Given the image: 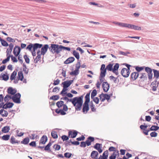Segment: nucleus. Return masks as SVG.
<instances>
[{"instance_id": "09e8293b", "label": "nucleus", "mask_w": 159, "mask_h": 159, "mask_svg": "<svg viewBox=\"0 0 159 159\" xmlns=\"http://www.w3.org/2000/svg\"><path fill=\"white\" fill-rule=\"evenodd\" d=\"M159 129V127L155 125H152L150 129L151 130H157Z\"/></svg>"}, {"instance_id": "72a5a7b5", "label": "nucleus", "mask_w": 159, "mask_h": 159, "mask_svg": "<svg viewBox=\"0 0 159 159\" xmlns=\"http://www.w3.org/2000/svg\"><path fill=\"white\" fill-rule=\"evenodd\" d=\"M73 54L74 56L77 58V60L80 59V55L79 53L77 52L74 50L73 51Z\"/></svg>"}, {"instance_id": "c756f323", "label": "nucleus", "mask_w": 159, "mask_h": 159, "mask_svg": "<svg viewBox=\"0 0 159 159\" xmlns=\"http://www.w3.org/2000/svg\"><path fill=\"white\" fill-rule=\"evenodd\" d=\"M139 78L143 81L146 80L147 76L146 74L145 73H142L140 75Z\"/></svg>"}, {"instance_id": "e433bc0d", "label": "nucleus", "mask_w": 159, "mask_h": 159, "mask_svg": "<svg viewBox=\"0 0 159 159\" xmlns=\"http://www.w3.org/2000/svg\"><path fill=\"white\" fill-rule=\"evenodd\" d=\"M10 137L9 135H4L2 137V139L3 140L7 141L8 140Z\"/></svg>"}, {"instance_id": "bf43d9fd", "label": "nucleus", "mask_w": 159, "mask_h": 159, "mask_svg": "<svg viewBox=\"0 0 159 159\" xmlns=\"http://www.w3.org/2000/svg\"><path fill=\"white\" fill-rule=\"evenodd\" d=\"M151 87L152 88V90L153 91H155L157 90V86H156V84H153V83H151Z\"/></svg>"}, {"instance_id": "9d476101", "label": "nucleus", "mask_w": 159, "mask_h": 159, "mask_svg": "<svg viewBox=\"0 0 159 159\" xmlns=\"http://www.w3.org/2000/svg\"><path fill=\"white\" fill-rule=\"evenodd\" d=\"M89 109V103L84 102L83 107V113L84 114L86 113Z\"/></svg>"}, {"instance_id": "a18cd8bd", "label": "nucleus", "mask_w": 159, "mask_h": 159, "mask_svg": "<svg viewBox=\"0 0 159 159\" xmlns=\"http://www.w3.org/2000/svg\"><path fill=\"white\" fill-rule=\"evenodd\" d=\"M90 106L91 110L92 111L95 112L96 111V109L95 108V105L93 104L92 102H91Z\"/></svg>"}, {"instance_id": "603ef678", "label": "nucleus", "mask_w": 159, "mask_h": 159, "mask_svg": "<svg viewBox=\"0 0 159 159\" xmlns=\"http://www.w3.org/2000/svg\"><path fill=\"white\" fill-rule=\"evenodd\" d=\"M64 157L67 158H70L72 156V154L70 152H66L64 154Z\"/></svg>"}, {"instance_id": "473e14b6", "label": "nucleus", "mask_w": 159, "mask_h": 159, "mask_svg": "<svg viewBox=\"0 0 159 159\" xmlns=\"http://www.w3.org/2000/svg\"><path fill=\"white\" fill-rule=\"evenodd\" d=\"M29 138L28 137H27L25 138L23 141H21V143L22 144H27L29 143Z\"/></svg>"}, {"instance_id": "f8f14e48", "label": "nucleus", "mask_w": 159, "mask_h": 159, "mask_svg": "<svg viewBox=\"0 0 159 159\" xmlns=\"http://www.w3.org/2000/svg\"><path fill=\"white\" fill-rule=\"evenodd\" d=\"M48 48V44H45L41 49L40 52L41 55H44L47 52Z\"/></svg>"}, {"instance_id": "1a4fd4ad", "label": "nucleus", "mask_w": 159, "mask_h": 159, "mask_svg": "<svg viewBox=\"0 0 159 159\" xmlns=\"http://www.w3.org/2000/svg\"><path fill=\"white\" fill-rule=\"evenodd\" d=\"M17 78L18 79V80H15L14 81V82L15 84L18 83V80H20L21 81H22L23 80L24 76L22 71H20L18 72Z\"/></svg>"}, {"instance_id": "dca6fc26", "label": "nucleus", "mask_w": 159, "mask_h": 159, "mask_svg": "<svg viewBox=\"0 0 159 159\" xmlns=\"http://www.w3.org/2000/svg\"><path fill=\"white\" fill-rule=\"evenodd\" d=\"M101 146H102V144L96 143L94 146V148L97 150L99 153H101L102 152V150L101 148Z\"/></svg>"}, {"instance_id": "79ce46f5", "label": "nucleus", "mask_w": 159, "mask_h": 159, "mask_svg": "<svg viewBox=\"0 0 159 159\" xmlns=\"http://www.w3.org/2000/svg\"><path fill=\"white\" fill-rule=\"evenodd\" d=\"M113 64H109L106 66L107 70L109 71H112Z\"/></svg>"}, {"instance_id": "39448f33", "label": "nucleus", "mask_w": 159, "mask_h": 159, "mask_svg": "<svg viewBox=\"0 0 159 159\" xmlns=\"http://www.w3.org/2000/svg\"><path fill=\"white\" fill-rule=\"evenodd\" d=\"M56 105L58 108H60L63 106V110L65 111H67L68 110V108L67 107L66 105L64 104V102L62 101H61L58 102L56 103Z\"/></svg>"}, {"instance_id": "0e129e2a", "label": "nucleus", "mask_w": 159, "mask_h": 159, "mask_svg": "<svg viewBox=\"0 0 159 159\" xmlns=\"http://www.w3.org/2000/svg\"><path fill=\"white\" fill-rule=\"evenodd\" d=\"M68 137H69L68 136L67 137L65 135H63L61 136V139L63 141H65L68 140L69 139Z\"/></svg>"}, {"instance_id": "2eb2a0df", "label": "nucleus", "mask_w": 159, "mask_h": 159, "mask_svg": "<svg viewBox=\"0 0 159 159\" xmlns=\"http://www.w3.org/2000/svg\"><path fill=\"white\" fill-rule=\"evenodd\" d=\"M119 68V65L118 63H116L114 66V67L112 69V72L114 73L116 75H118V70Z\"/></svg>"}, {"instance_id": "69168bd1", "label": "nucleus", "mask_w": 159, "mask_h": 159, "mask_svg": "<svg viewBox=\"0 0 159 159\" xmlns=\"http://www.w3.org/2000/svg\"><path fill=\"white\" fill-rule=\"evenodd\" d=\"M110 79L111 80H113L114 83H116L117 81V78L114 77L113 76L111 75L110 76Z\"/></svg>"}, {"instance_id": "0eeeda50", "label": "nucleus", "mask_w": 159, "mask_h": 159, "mask_svg": "<svg viewBox=\"0 0 159 159\" xmlns=\"http://www.w3.org/2000/svg\"><path fill=\"white\" fill-rule=\"evenodd\" d=\"M121 75L125 77H128L129 74V69L126 68H123L121 71Z\"/></svg>"}, {"instance_id": "338daca9", "label": "nucleus", "mask_w": 159, "mask_h": 159, "mask_svg": "<svg viewBox=\"0 0 159 159\" xmlns=\"http://www.w3.org/2000/svg\"><path fill=\"white\" fill-rule=\"evenodd\" d=\"M157 133L156 132H152L150 134V136L151 137H156L157 136Z\"/></svg>"}, {"instance_id": "774afa93", "label": "nucleus", "mask_w": 159, "mask_h": 159, "mask_svg": "<svg viewBox=\"0 0 159 159\" xmlns=\"http://www.w3.org/2000/svg\"><path fill=\"white\" fill-rule=\"evenodd\" d=\"M144 68L143 67H139L137 66L136 67L135 69L138 72H140Z\"/></svg>"}, {"instance_id": "864d4df0", "label": "nucleus", "mask_w": 159, "mask_h": 159, "mask_svg": "<svg viewBox=\"0 0 159 159\" xmlns=\"http://www.w3.org/2000/svg\"><path fill=\"white\" fill-rule=\"evenodd\" d=\"M24 57L25 59L26 62L28 64L30 63V59L26 55L24 56Z\"/></svg>"}, {"instance_id": "6e6d98bb", "label": "nucleus", "mask_w": 159, "mask_h": 159, "mask_svg": "<svg viewBox=\"0 0 159 159\" xmlns=\"http://www.w3.org/2000/svg\"><path fill=\"white\" fill-rule=\"evenodd\" d=\"M53 148L55 150H59L61 148V147L60 145L58 144H55L53 146Z\"/></svg>"}, {"instance_id": "9b49d317", "label": "nucleus", "mask_w": 159, "mask_h": 159, "mask_svg": "<svg viewBox=\"0 0 159 159\" xmlns=\"http://www.w3.org/2000/svg\"><path fill=\"white\" fill-rule=\"evenodd\" d=\"M102 87L103 91L107 92L109 89V85L107 82H104L102 84Z\"/></svg>"}, {"instance_id": "c85d7f7f", "label": "nucleus", "mask_w": 159, "mask_h": 159, "mask_svg": "<svg viewBox=\"0 0 159 159\" xmlns=\"http://www.w3.org/2000/svg\"><path fill=\"white\" fill-rule=\"evenodd\" d=\"M42 46V45L39 43H35L33 44V49L35 50L38 48H40Z\"/></svg>"}, {"instance_id": "bb28decb", "label": "nucleus", "mask_w": 159, "mask_h": 159, "mask_svg": "<svg viewBox=\"0 0 159 159\" xmlns=\"http://www.w3.org/2000/svg\"><path fill=\"white\" fill-rule=\"evenodd\" d=\"M48 140V138L46 136H43L40 139V143H41L42 144H45L46 142Z\"/></svg>"}, {"instance_id": "7c9ffc66", "label": "nucleus", "mask_w": 159, "mask_h": 159, "mask_svg": "<svg viewBox=\"0 0 159 159\" xmlns=\"http://www.w3.org/2000/svg\"><path fill=\"white\" fill-rule=\"evenodd\" d=\"M10 129L9 126H6L2 128V131L4 133H7L9 132Z\"/></svg>"}, {"instance_id": "4be33fe9", "label": "nucleus", "mask_w": 159, "mask_h": 159, "mask_svg": "<svg viewBox=\"0 0 159 159\" xmlns=\"http://www.w3.org/2000/svg\"><path fill=\"white\" fill-rule=\"evenodd\" d=\"M7 92L8 94L14 95L16 93V91L13 89L12 88L9 87L7 89Z\"/></svg>"}, {"instance_id": "de8ad7c7", "label": "nucleus", "mask_w": 159, "mask_h": 159, "mask_svg": "<svg viewBox=\"0 0 159 159\" xmlns=\"http://www.w3.org/2000/svg\"><path fill=\"white\" fill-rule=\"evenodd\" d=\"M26 49L31 51L33 50V44H31L28 45L26 48Z\"/></svg>"}, {"instance_id": "c9c22d12", "label": "nucleus", "mask_w": 159, "mask_h": 159, "mask_svg": "<svg viewBox=\"0 0 159 159\" xmlns=\"http://www.w3.org/2000/svg\"><path fill=\"white\" fill-rule=\"evenodd\" d=\"M85 99L84 102L89 103L90 101V93H88L86 94L85 97Z\"/></svg>"}, {"instance_id": "412c9836", "label": "nucleus", "mask_w": 159, "mask_h": 159, "mask_svg": "<svg viewBox=\"0 0 159 159\" xmlns=\"http://www.w3.org/2000/svg\"><path fill=\"white\" fill-rule=\"evenodd\" d=\"M119 155L118 151H115L112 155L109 157V159H115L116 157L119 156Z\"/></svg>"}, {"instance_id": "20e7f679", "label": "nucleus", "mask_w": 159, "mask_h": 159, "mask_svg": "<svg viewBox=\"0 0 159 159\" xmlns=\"http://www.w3.org/2000/svg\"><path fill=\"white\" fill-rule=\"evenodd\" d=\"M21 95L19 93H17L12 97V99L13 102L17 103H20V98Z\"/></svg>"}, {"instance_id": "37998d69", "label": "nucleus", "mask_w": 159, "mask_h": 159, "mask_svg": "<svg viewBox=\"0 0 159 159\" xmlns=\"http://www.w3.org/2000/svg\"><path fill=\"white\" fill-rule=\"evenodd\" d=\"M12 97L11 96L9 95H7L6 96H5L4 98V100L5 102H7L10 99H12Z\"/></svg>"}, {"instance_id": "4468645a", "label": "nucleus", "mask_w": 159, "mask_h": 159, "mask_svg": "<svg viewBox=\"0 0 159 159\" xmlns=\"http://www.w3.org/2000/svg\"><path fill=\"white\" fill-rule=\"evenodd\" d=\"M108 152L107 150L104 152L102 155H100L98 159H107L108 157Z\"/></svg>"}, {"instance_id": "cd10ccee", "label": "nucleus", "mask_w": 159, "mask_h": 159, "mask_svg": "<svg viewBox=\"0 0 159 159\" xmlns=\"http://www.w3.org/2000/svg\"><path fill=\"white\" fill-rule=\"evenodd\" d=\"M63 108L62 109H57L55 110V112L57 114L60 113L61 115H63L66 114V113L64 111Z\"/></svg>"}, {"instance_id": "052dcab7", "label": "nucleus", "mask_w": 159, "mask_h": 159, "mask_svg": "<svg viewBox=\"0 0 159 159\" xmlns=\"http://www.w3.org/2000/svg\"><path fill=\"white\" fill-rule=\"evenodd\" d=\"M145 70L148 73H150L152 72V69L148 67H146L145 69Z\"/></svg>"}, {"instance_id": "6e6552de", "label": "nucleus", "mask_w": 159, "mask_h": 159, "mask_svg": "<svg viewBox=\"0 0 159 159\" xmlns=\"http://www.w3.org/2000/svg\"><path fill=\"white\" fill-rule=\"evenodd\" d=\"M78 132L76 130H72L68 132V137L71 138H75L78 134Z\"/></svg>"}, {"instance_id": "ea45409f", "label": "nucleus", "mask_w": 159, "mask_h": 159, "mask_svg": "<svg viewBox=\"0 0 159 159\" xmlns=\"http://www.w3.org/2000/svg\"><path fill=\"white\" fill-rule=\"evenodd\" d=\"M51 135L54 139H57L58 138V135L57 132L55 131H53L51 133Z\"/></svg>"}, {"instance_id": "f3484780", "label": "nucleus", "mask_w": 159, "mask_h": 159, "mask_svg": "<svg viewBox=\"0 0 159 159\" xmlns=\"http://www.w3.org/2000/svg\"><path fill=\"white\" fill-rule=\"evenodd\" d=\"M94 140V139L93 137H89L87 138V140L85 142L86 145L87 146H89L91 144L92 142H93Z\"/></svg>"}, {"instance_id": "c03bdc74", "label": "nucleus", "mask_w": 159, "mask_h": 159, "mask_svg": "<svg viewBox=\"0 0 159 159\" xmlns=\"http://www.w3.org/2000/svg\"><path fill=\"white\" fill-rule=\"evenodd\" d=\"M154 75L155 77L157 78L159 77V72L155 70H153Z\"/></svg>"}, {"instance_id": "aec40b11", "label": "nucleus", "mask_w": 159, "mask_h": 159, "mask_svg": "<svg viewBox=\"0 0 159 159\" xmlns=\"http://www.w3.org/2000/svg\"><path fill=\"white\" fill-rule=\"evenodd\" d=\"M128 28H130L132 29H134L136 30H141V28L140 27L136 26L134 25H132L130 24H129Z\"/></svg>"}, {"instance_id": "e2e57ef3", "label": "nucleus", "mask_w": 159, "mask_h": 159, "mask_svg": "<svg viewBox=\"0 0 159 159\" xmlns=\"http://www.w3.org/2000/svg\"><path fill=\"white\" fill-rule=\"evenodd\" d=\"M61 51L63 49L64 50H66L68 51H70V48L67 47H65L62 45H61Z\"/></svg>"}, {"instance_id": "6ab92c4d", "label": "nucleus", "mask_w": 159, "mask_h": 159, "mask_svg": "<svg viewBox=\"0 0 159 159\" xmlns=\"http://www.w3.org/2000/svg\"><path fill=\"white\" fill-rule=\"evenodd\" d=\"M72 80H70L69 81H66L62 83V84L63 85V88H66L69 87L72 82Z\"/></svg>"}, {"instance_id": "5701e85b", "label": "nucleus", "mask_w": 159, "mask_h": 159, "mask_svg": "<svg viewBox=\"0 0 159 159\" xmlns=\"http://www.w3.org/2000/svg\"><path fill=\"white\" fill-rule=\"evenodd\" d=\"M40 51H38L37 52V56L34 59V63H37L41 59V54Z\"/></svg>"}, {"instance_id": "b1692460", "label": "nucleus", "mask_w": 159, "mask_h": 159, "mask_svg": "<svg viewBox=\"0 0 159 159\" xmlns=\"http://www.w3.org/2000/svg\"><path fill=\"white\" fill-rule=\"evenodd\" d=\"M139 73L137 72H133L131 75V77L133 80H136L139 76Z\"/></svg>"}, {"instance_id": "f257e3e1", "label": "nucleus", "mask_w": 159, "mask_h": 159, "mask_svg": "<svg viewBox=\"0 0 159 159\" xmlns=\"http://www.w3.org/2000/svg\"><path fill=\"white\" fill-rule=\"evenodd\" d=\"M83 96L80 97H75L72 99H70L67 97H65L61 98L64 100H66L67 102L69 101L72 102L73 106L75 107V110L79 111L81 110L82 108V106L83 103Z\"/></svg>"}, {"instance_id": "13d9d810", "label": "nucleus", "mask_w": 159, "mask_h": 159, "mask_svg": "<svg viewBox=\"0 0 159 159\" xmlns=\"http://www.w3.org/2000/svg\"><path fill=\"white\" fill-rule=\"evenodd\" d=\"M52 145L51 143H49L45 147L44 150L46 151L50 149V147Z\"/></svg>"}, {"instance_id": "423d86ee", "label": "nucleus", "mask_w": 159, "mask_h": 159, "mask_svg": "<svg viewBox=\"0 0 159 159\" xmlns=\"http://www.w3.org/2000/svg\"><path fill=\"white\" fill-rule=\"evenodd\" d=\"M111 95H109L107 94L102 93L99 96L101 102L104 101L106 99L107 101L110 99Z\"/></svg>"}, {"instance_id": "5fc2aeb1", "label": "nucleus", "mask_w": 159, "mask_h": 159, "mask_svg": "<svg viewBox=\"0 0 159 159\" xmlns=\"http://www.w3.org/2000/svg\"><path fill=\"white\" fill-rule=\"evenodd\" d=\"M59 96L57 95H54L51 97L50 99H52L54 100H57L59 99Z\"/></svg>"}, {"instance_id": "f704fd0d", "label": "nucleus", "mask_w": 159, "mask_h": 159, "mask_svg": "<svg viewBox=\"0 0 159 159\" xmlns=\"http://www.w3.org/2000/svg\"><path fill=\"white\" fill-rule=\"evenodd\" d=\"M10 142L12 144L18 143V142L16 140L14 136H12L10 139Z\"/></svg>"}, {"instance_id": "a211bd4d", "label": "nucleus", "mask_w": 159, "mask_h": 159, "mask_svg": "<svg viewBox=\"0 0 159 159\" xmlns=\"http://www.w3.org/2000/svg\"><path fill=\"white\" fill-rule=\"evenodd\" d=\"M98 155V152L95 151H93L91 153L90 157L93 159H98L97 157Z\"/></svg>"}, {"instance_id": "f03ea898", "label": "nucleus", "mask_w": 159, "mask_h": 159, "mask_svg": "<svg viewBox=\"0 0 159 159\" xmlns=\"http://www.w3.org/2000/svg\"><path fill=\"white\" fill-rule=\"evenodd\" d=\"M49 49L52 53L58 54L61 51V45L52 44L49 48Z\"/></svg>"}, {"instance_id": "3c124183", "label": "nucleus", "mask_w": 159, "mask_h": 159, "mask_svg": "<svg viewBox=\"0 0 159 159\" xmlns=\"http://www.w3.org/2000/svg\"><path fill=\"white\" fill-rule=\"evenodd\" d=\"M7 56V58L3 60L2 61V63L4 64H5L9 61L10 57V55H9L8 56Z\"/></svg>"}, {"instance_id": "2f4dec72", "label": "nucleus", "mask_w": 159, "mask_h": 159, "mask_svg": "<svg viewBox=\"0 0 159 159\" xmlns=\"http://www.w3.org/2000/svg\"><path fill=\"white\" fill-rule=\"evenodd\" d=\"M17 75L16 71H14L11 74V75L10 76V80H15L16 76Z\"/></svg>"}, {"instance_id": "680f3d73", "label": "nucleus", "mask_w": 159, "mask_h": 159, "mask_svg": "<svg viewBox=\"0 0 159 159\" xmlns=\"http://www.w3.org/2000/svg\"><path fill=\"white\" fill-rule=\"evenodd\" d=\"M93 99V101L97 104L99 103V99L98 97H94L93 98H92Z\"/></svg>"}, {"instance_id": "a878e982", "label": "nucleus", "mask_w": 159, "mask_h": 159, "mask_svg": "<svg viewBox=\"0 0 159 159\" xmlns=\"http://www.w3.org/2000/svg\"><path fill=\"white\" fill-rule=\"evenodd\" d=\"M75 60V58L74 57H70L68 58L65 62L66 64H68L73 62Z\"/></svg>"}, {"instance_id": "393cba45", "label": "nucleus", "mask_w": 159, "mask_h": 159, "mask_svg": "<svg viewBox=\"0 0 159 159\" xmlns=\"http://www.w3.org/2000/svg\"><path fill=\"white\" fill-rule=\"evenodd\" d=\"M0 114L2 115V116L7 117L8 115L7 111L3 109H1L0 110Z\"/></svg>"}, {"instance_id": "7ed1b4c3", "label": "nucleus", "mask_w": 159, "mask_h": 159, "mask_svg": "<svg viewBox=\"0 0 159 159\" xmlns=\"http://www.w3.org/2000/svg\"><path fill=\"white\" fill-rule=\"evenodd\" d=\"M80 62H78L76 64L75 70L71 72L70 73V74L71 75L74 76H76L78 75L79 73V69L80 68Z\"/></svg>"}, {"instance_id": "8fccbe9b", "label": "nucleus", "mask_w": 159, "mask_h": 159, "mask_svg": "<svg viewBox=\"0 0 159 159\" xmlns=\"http://www.w3.org/2000/svg\"><path fill=\"white\" fill-rule=\"evenodd\" d=\"M23 71L25 74H27L29 72V69L27 68L26 66L24 64L23 65Z\"/></svg>"}, {"instance_id": "4d7b16f0", "label": "nucleus", "mask_w": 159, "mask_h": 159, "mask_svg": "<svg viewBox=\"0 0 159 159\" xmlns=\"http://www.w3.org/2000/svg\"><path fill=\"white\" fill-rule=\"evenodd\" d=\"M12 61L14 62H17L18 61L16 57H14L13 55H10Z\"/></svg>"}, {"instance_id": "4c0bfd02", "label": "nucleus", "mask_w": 159, "mask_h": 159, "mask_svg": "<svg viewBox=\"0 0 159 159\" xmlns=\"http://www.w3.org/2000/svg\"><path fill=\"white\" fill-rule=\"evenodd\" d=\"M107 70H101V73L100 74V76L101 78L104 77L106 75Z\"/></svg>"}, {"instance_id": "49530a36", "label": "nucleus", "mask_w": 159, "mask_h": 159, "mask_svg": "<svg viewBox=\"0 0 159 159\" xmlns=\"http://www.w3.org/2000/svg\"><path fill=\"white\" fill-rule=\"evenodd\" d=\"M97 94V91L96 89L93 90L91 94V98H93Z\"/></svg>"}, {"instance_id": "ddd939ff", "label": "nucleus", "mask_w": 159, "mask_h": 159, "mask_svg": "<svg viewBox=\"0 0 159 159\" xmlns=\"http://www.w3.org/2000/svg\"><path fill=\"white\" fill-rule=\"evenodd\" d=\"M20 51V49L19 47L15 46L13 51V53L15 56L16 57L17 56L19 55Z\"/></svg>"}, {"instance_id": "a19ab883", "label": "nucleus", "mask_w": 159, "mask_h": 159, "mask_svg": "<svg viewBox=\"0 0 159 159\" xmlns=\"http://www.w3.org/2000/svg\"><path fill=\"white\" fill-rule=\"evenodd\" d=\"M1 41L2 45L3 46L7 47L9 45L8 43L5 40L1 39Z\"/></svg>"}, {"instance_id": "58836bf2", "label": "nucleus", "mask_w": 159, "mask_h": 159, "mask_svg": "<svg viewBox=\"0 0 159 159\" xmlns=\"http://www.w3.org/2000/svg\"><path fill=\"white\" fill-rule=\"evenodd\" d=\"M129 24L125 23H123L119 22L118 24V26L122 27H127L128 28Z\"/></svg>"}]
</instances>
